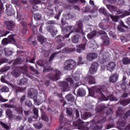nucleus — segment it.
I'll list each match as a JSON object with an SVG mask.
<instances>
[{"label": "nucleus", "mask_w": 130, "mask_h": 130, "mask_svg": "<svg viewBox=\"0 0 130 130\" xmlns=\"http://www.w3.org/2000/svg\"><path fill=\"white\" fill-rule=\"evenodd\" d=\"M83 20H79L77 21L75 26H66L64 28H61L62 32H69L68 34L66 35V37H70V35L73 33V32H76V33H80L83 36L86 35V34L83 31Z\"/></svg>", "instance_id": "obj_1"}, {"label": "nucleus", "mask_w": 130, "mask_h": 130, "mask_svg": "<svg viewBox=\"0 0 130 130\" xmlns=\"http://www.w3.org/2000/svg\"><path fill=\"white\" fill-rule=\"evenodd\" d=\"M26 100V95H24L21 96L20 100V104L17 105L9 104L8 103L4 104L3 105L4 107L5 108H13L18 114H23V103L24 101Z\"/></svg>", "instance_id": "obj_2"}, {"label": "nucleus", "mask_w": 130, "mask_h": 130, "mask_svg": "<svg viewBox=\"0 0 130 130\" xmlns=\"http://www.w3.org/2000/svg\"><path fill=\"white\" fill-rule=\"evenodd\" d=\"M105 89H106V87L105 86H101L98 87H95V90L96 93H99L100 95H101V98L104 100V101H117L118 100L117 98L114 97L113 95H110L107 96L104 95V92H105Z\"/></svg>", "instance_id": "obj_3"}, {"label": "nucleus", "mask_w": 130, "mask_h": 130, "mask_svg": "<svg viewBox=\"0 0 130 130\" xmlns=\"http://www.w3.org/2000/svg\"><path fill=\"white\" fill-rule=\"evenodd\" d=\"M66 81H61L59 83L60 88L63 92L70 91V86H72V85L74 84V80L71 78L66 79Z\"/></svg>", "instance_id": "obj_4"}, {"label": "nucleus", "mask_w": 130, "mask_h": 130, "mask_svg": "<svg viewBox=\"0 0 130 130\" xmlns=\"http://www.w3.org/2000/svg\"><path fill=\"white\" fill-rule=\"evenodd\" d=\"M77 66V62L74 60L69 59L67 60L63 64L64 70L66 71H72L76 68Z\"/></svg>", "instance_id": "obj_5"}, {"label": "nucleus", "mask_w": 130, "mask_h": 130, "mask_svg": "<svg viewBox=\"0 0 130 130\" xmlns=\"http://www.w3.org/2000/svg\"><path fill=\"white\" fill-rule=\"evenodd\" d=\"M55 74L50 73L48 74L46 77L51 81H57L60 79V76L61 75V72L58 69H55L53 70Z\"/></svg>", "instance_id": "obj_6"}, {"label": "nucleus", "mask_w": 130, "mask_h": 130, "mask_svg": "<svg viewBox=\"0 0 130 130\" xmlns=\"http://www.w3.org/2000/svg\"><path fill=\"white\" fill-rule=\"evenodd\" d=\"M106 121V117H104L102 119L99 120L97 121V124L94 126L92 130H100L103 128V125L102 123H104Z\"/></svg>", "instance_id": "obj_7"}, {"label": "nucleus", "mask_w": 130, "mask_h": 130, "mask_svg": "<svg viewBox=\"0 0 130 130\" xmlns=\"http://www.w3.org/2000/svg\"><path fill=\"white\" fill-rule=\"evenodd\" d=\"M98 68H99V63L97 62H93L89 68L88 74H90V75H94V74L97 73Z\"/></svg>", "instance_id": "obj_8"}, {"label": "nucleus", "mask_w": 130, "mask_h": 130, "mask_svg": "<svg viewBox=\"0 0 130 130\" xmlns=\"http://www.w3.org/2000/svg\"><path fill=\"white\" fill-rule=\"evenodd\" d=\"M4 25L6 26L7 29L10 31H12V30H14L15 26H16V23L12 20H6L4 21Z\"/></svg>", "instance_id": "obj_9"}, {"label": "nucleus", "mask_w": 130, "mask_h": 130, "mask_svg": "<svg viewBox=\"0 0 130 130\" xmlns=\"http://www.w3.org/2000/svg\"><path fill=\"white\" fill-rule=\"evenodd\" d=\"M47 30L53 36L57 34V29L54 25H49L47 26Z\"/></svg>", "instance_id": "obj_10"}, {"label": "nucleus", "mask_w": 130, "mask_h": 130, "mask_svg": "<svg viewBox=\"0 0 130 130\" xmlns=\"http://www.w3.org/2000/svg\"><path fill=\"white\" fill-rule=\"evenodd\" d=\"M85 81H87L89 85H93L96 83L95 78L92 76L87 75L85 78Z\"/></svg>", "instance_id": "obj_11"}, {"label": "nucleus", "mask_w": 130, "mask_h": 130, "mask_svg": "<svg viewBox=\"0 0 130 130\" xmlns=\"http://www.w3.org/2000/svg\"><path fill=\"white\" fill-rule=\"evenodd\" d=\"M117 124L119 125L118 128L119 130H125V125H126V122L123 120H119L117 122Z\"/></svg>", "instance_id": "obj_12"}, {"label": "nucleus", "mask_w": 130, "mask_h": 130, "mask_svg": "<svg viewBox=\"0 0 130 130\" xmlns=\"http://www.w3.org/2000/svg\"><path fill=\"white\" fill-rule=\"evenodd\" d=\"M36 94H38V92L37 91V90L35 89V88H30L28 89L27 92V96L28 98L32 99V98H33V96L34 95H36Z\"/></svg>", "instance_id": "obj_13"}, {"label": "nucleus", "mask_w": 130, "mask_h": 130, "mask_svg": "<svg viewBox=\"0 0 130 130\" xmlns=\"http://www.w3.org/2000/svg\"><path fill=\"white\" fill-rule=\"evenodd\" d=\"M118 77L117 73L113 74L109 77L110 83H116L118 81Z\"/></svg>", "instance_id": "obj_14"}, {"label": "nucleus", "mask_w": 130, "mask_h": 130, "mask_svg": "<svg viewBox=\"0 0 130 130\" xmlns=\"http://www.w3.org/2000/svg\"><path fill=\"white\" fill-rule=\"evenodd\" d=\"M93 116V114L90 112H85L83 113V114H81V117L82 119H88V118H90V117Z\"/></svg>", "instance_id": "obj_15"}, {"label": "nucleus", "mask_w": 130, "mask_h": 130, "mask_svg": "<svg viewBox=\"0 0 130 130\" xmlns=\"http://www.w3.org/2000/svg\"><path fill=\"white\" fill-rule=\"evenodd\" d=\"M115 67H116V64L113 61L110 62L107 66V69L108 71L110 72H113L114 71V69H115Z\"/></svg>", "instance_id": "obj_16"}, {"label": "nucleus", "mask_w": 130, "mask_h": 130, "mask_svg": "<svg viewBox=\"0 0 130 130\" xmlns=\"http://www.w3.org/2000/svg\"><path fill=\"white\" fill-rule=\"evenodd\" d=\"M76 50L75 48H71L70 47H65L62 50V53H71V52H74Z\"/></svg>", "instance_id": "obj_17"}, {"label": "nucleus", "mask_w": 130, "mask_h": 130, "mask_svg": "<svg viewBox=\"0 0 130 130\" xmlns=\"http://www.w3.org/2000/svg\"><path fill=\"white\" fill-rule=\"evenodd\" d=\"M20 70L22 71L24 76H26V77H28V78H31V76L28 74V67H27L26 65H24V66L21 67Z\"/></svg>", "instance_id": "obj_18"}, {"label": "nucleus", "mask_w": 130, "mask_h": 130, "mask_svg": "<svg viewBox=\"0 0 130 130\" xmlns=\"http://www.w3.org/2000/svg\"><path fill=\"white\" fill-rule=\"evenodd\" d=\"M97 54L95 53H91L87 55V59L89 61H92V60L97 58Z\"/></svg>", "instance_id": "obj_19"}, {"label": "nucleus", "mask_w": 130, "mask_h": 130, "mask_svg": "<svg viewBox=\"0 0 130 130\" xmlns=\"http://www.w3.org/2000/svg\"><path fill=\"white\" fill-rule=\"evenodd\" d=\"M12 5L10 4H7L6 5V13L8 16H13V13H12Z\"/></svg>", "instance_id": "obj_20"}, {"label": "nucleus", "mask_w": 130, "mask_h": 130, "mask_svg": "<svg viewBox=\"0 0 130 130\" xmlns=\"http://www.w3.org/2000/svg\"><path fill=\"white\" fill-rule=\"evenodd\" d=\"M77 94L79 97H83L86 95V90L83 88H80L77 91Z\"/></svg>", "instance_id": "obj_21"}, {"label": "nucleus", "mask_w": 130, "mask_h": 130, "mask_svg": "<svg viewBox=\"0 0 130 130\" xmlns=\"http://www.w3.org/2000/svg\"><path fill=\"white\" fill-rule=\"evenodd\" d=\"M86 49V46L85 45L80 44L77 46L76 51L78 53H82V52L84 51Z\"/></svg>", "instance_id": "obj_22"}, {"label": "nucleus", "mask_w": 130, "mask_h": 130, "mask_svg": "<svg viewBox=\"0 0 130 130\" xmlns=\"http://www.w3.org/2000/svg\"><path fill=\"white\" fill-rule=\"evenodd\" d=\"M11 75H12L13 77H15V78H18V77L21 76V72H20V70L18 69H14L11 72Z\"/></svg>", "instance_id": "obj_23"}, {"label": "nucleus", "mask_w": 130, "mask_h": 130, "mask_svg": "<svg viewBox=\"0 0 130 130\" xmlns=\"http://www.w3.org/2000/svg\"><path fill=\"white\" fill-rule=\"evenodd\" d=\"M65 99L68 102H74L75 101V97L72 94H68L65 96Z\"/></svg>", "instance_id": "obj_24"}, {"label": "nucleus", "mask_w": 130, "mask_h": 130, "mask_svg": "<svg viewBox=\"0 0 130 130\" xmlns=\"http://www.w3.org/2000/svg\"><path fill=\"white\" fill-rule=\"evenodd\" d=\"M10 85L13 89H16V92L17 93H19V92H25V91H26V89H27L26 87H19L18 89H16V86L13 84H11Z\"/></svg>", "instance_id": "obj_25"}, {"label": "nucleus", "mask_w": 130, "mask_h": 130, "mask_svg": "<svg viewBox=\"0 0 130 130\" xmlns=\"http://www.w3.org/2000/svg\"><path fill=\"white\" fill-rule=\"evenodd\" d=\"M9 64H12L11 68L14 69L16 67V66H18L20 63V61H18V60H11L8 62Z\"/></svg>", "instance_id": "obj_26"}, {"label": "nucleus", "mask_w": 130, "mask_h": 130, "mask_svg": "<svg viewBox=\"0 0 130 130\" xmlns=\"http://www.w3.org/2000/svg\"><path fill=\"white\" fill-rule=\"evenodd\" d=\"M129 103H130V98H128L127 99L118 102V104H120L123 106H126V105H128Z\"/></svg>", "instance_id": "obj_27"}, {"label": "nucleus", "mask_w": 130, "mask_h": 130, "mask_svg": "<svg viewBox=\"0 0 130 130\" xmlns=\"http://www.w3.org/2000/svg\"><path fill=\"white\" fill-rule=\"evenodd\" d=\"M66 36L67 35L65 36V37H63L60 35L57 36L55 38V39L56 40V43H60L61 42H62V40H64L66 38H67Z\"/></svg>", "instance_id": "obj_28"}, {"label": "nucleus", "mask_w": 130, "mask_h": 130, "mask_svg": "<svg viewBox=\"0 0 130 130\" xmlns=\"http://www.w3.org/2000/svg\"><path fill=\"white\" fill-rule=\"evenodd\" d=\"M15 36L16 35H11L8 36L7 39L9 43H16V39H15Z\"/></svg>", "instance_id": "obj_29"}, {"label": "nucleus", "mask_w": 130, "mask_h": 130, "mask_svg": "<svg viewBox=\"0 0 130 130\" xmlns=\"http://www.w3.org/2000/svg\"><path fill=\"white\" fill-rule=\"evenodd\" d=\"M60 52H61V51H59L58 52H55L54 53H52V54L49 57V62L52 61V60H53V58L55 57V55H57V54H59Z\"/></svg>", "instance_id": "obj_30"}, {"label": "nucleus", "mask_w": 130, "mask_h": 130, "mask_svg": "<svg viewBox=\"0 0 130 130\" xmlns=\"http://www.w3.org/2000/svg\"><path fill=\"white\" fill-rule=\"evenodd\" d=\"M96 35H97V31L93 30L87 35V38H88V39H92L94 38Z\"/></svg>", "instance_id": "obj_31"}, {"label": "nucleus", "mask_w": 130, "mask_h": 130, "mask_svg": "<svg viewBox=\"0 0 130 130\" xmlns=\"http://www.w3.org/2000/svg\"><path fill=\"white\" fill-rule=\"evenodd\" d=\"M80 36L79 35H76L72 37V41L73 43H78L79 42V39L80 38Z\"/></svg>", "instance_id": "obj_32"}, {"label": "nucleus", "mask_w": 130, "mask_h": 130, "mask_svg": "<svg viewBox=\"0 0 130 130\" xmlns=\"http://www.w3.org/2000/svg\"><path fill=\"white\" fill-rule=\"evenodd\" d=\"M122 62L123 64H124L125 66L130 64V58L127 57H124L122 58Z\"/></svg>", "instance_id": "obj_33"}, {"label": "nucleus", "mask_w": 130, "mask_h": 130, "mask_svg": "<svg viewBox=\"0 0 130 130\" xmlns=\"http://www.w3.org/2000/svg\"><path fill=\"white\" fill-rule=\"evenodd\" d=\"M0 124H1V126H2V127H3V128H4V129H6V130L11 129V127L10 126H9V125L6 124V123H4L3 121H0Z\"/></svg>", "instance_id": "obj_34"}, {"label": "nucleus", "mask_w": 130, "mask_h": 130, "mask_svg": "<svg viewBox=\"0 0 130 130\" xmlns=\"http://www.w3.org/2000/svg\"><path fill=\"white\" fill-rule=\"evenodd\" d=\"M83 123H84V122H83V121L80 119H79L73 122V124L75 125V126H81Z\"/></svg>", "instance_id": "obj_35"}, {"label": "nucleus", "mask_w": 130, "mask_h": 130, "mask_svg": "<svg viewBox=\"0 0 130 130\" xmlns=\"http://www.w3.org/2000/svg\"><path fill=\"white\" fill-rule=\"evenodd\" d=\"M99 12L101 14H103L106 17H108L109 15H108V12L106 11V9L105 8H100Z\"/></svg>", "instance_id": "obj_36"}, {"label": "nucleus", "mask_w": 130, "mask_h": 130, "mask_svg": "<svg viewBox=\"0 0 130 130\" xmlns=\"http://www.w3.org/2000/svg\"><path fill=\"white\" fill-rule=\"evenodd\" d=\"M6 114L9 118H13V111L10 109H8L6 111Z\"/></svg>", "instance_id": "obj_37"}, {"label": "nucleus", "mask_w": 130, "mask_h": 130, "mask_svg": "<svg viewBox=\"0 0 130 130\" xmlns=\"http://www.w3.org/2000/svg\"><path fill=\"white\" fill-rule=\"evenodd\" d=\"M33 111H34V118H35L36 119H37V118H38V112H39V111L38 110V109H37V108H35L33 109Z\"/></svg>", "instance_id": "obj_38"}, {"label": "nucleus", "mask_w": 130, "mask_h": 130, "mask_svg": "<svg viewBox=\"0 0 130 130\" xmlns=\"http://www.w3.org/2000/svg\"><path fill=\"white\" fill-rule=\"evenodd\" d=\"M28 82V79H26L25 77L21 78L19 81L20 85H26Z\"/></svg>", "instance_id": "obj_39"}, {"label": "nucleus", "mask_w": 130, "mask_h": 130, "mask_svg": "<svg viewBox=\"0 0 130 130\" xmlns=\"http://www.w3.org/2000/svg\"><path fill=\"white\" fill-rule=\"evenodd\" d=\"M10 69H11V67L10 66L4 67L0 70V73L2 74H3V73H6V72H8Z\"/></svg>", "instance_id": "obj_40"}, {"label": "nucleus", "mask_w": 130, "mask_h": 130, "mask_svg": "<svg viewBox=\"0 0 130 130\" xmlns=\"http://www.w3.org/2000/svg\"><path fill=\"white\" fill-rule=\"evenodd\" d=\"M38 41L40 42L41 44H43L45 42V39L42 36H38Z\"/></svg>", "instance_id": "obj_41"}, {"label": "nucleus", "mask_w": 130, "mask_h": 130, "mask_svg": "<svg viewBox=\"0 0 130 130\" xmlns=\"http://www.w3.org/2000/svg\"><path fill=\"white\" fill-rule=\"evenodd\" d=\"M5 54L6 56H10V55H12V54H13V51L8 49H6L5 50Z\"/></svg>", "instance_id": "obj_42"}, {"label": "nucleus", "mask_w": 130, "mask_h": 130, "mask_svg": "<svg viewBox=\"0 0 130 130\" xmlns=\"http://www.w3.org/2000/svg\"><path fill=\"white\" fill-rule=\"evenodd\" d=\"M58 44L57 45V46L55 48V49H57V50H59V49H60V48H62L63 46H66V44L64 43H60Z\"/></svg>", "instance_id": "obj_43"}, {"label": "nucleus", "mask_w": 130, "mask_h": 130, "mask_svg": "<svg viewBox=\"0 0 130 130\" xmlns=\"http://www.w3.org/2000/svg\"><path fill=\"white\" fill-rule=\"evenodd\" d=\"M34 18L36 21H39L41 19V15L39 13H36L34 15Z\"/></svg>", "instance_id": "obj_44"}, {"label": "nucleus", "mask_w": 130, "mask_h": 130, "mask_svg": "<svg viewBox=\"0 0 130 130\" xmlns=\"http://www.w3.org/2000/svg\"><path fill=\"white\" fill-rule=\"evenodd\" d=\"M130 116V110L127 111L123 115V118L124 120H126Z\"/></svg>", "instance_id": "obj_45"}, {"label": "nucleus", "mask_w": 130, "mask_h": 130, "mask_svg": "<svg viewBox=\"0 0 130 130\" xmlns=\"http://www.w3.org/2000/svg\"><path fill=\"white\" fill-rule=\"evenodd\" d=\"M35 127L36 128H37L38 129H40L42 126H43V125H42V123L38 122L36 124H34Z\"/></svg>", "instance_id": "obj_46"}, {"label": "nucleus", "mask_w": 130, "mask_h": 130, "mask_svg": "<svg viewBox=\"0 0 130 130\" xmlns=\"http://www.w3.org/2000/svg\"><path fill=\"white\" fill-rule=\"evenodd\" d=\"M116 113L118 116H121V115H122V114L123 113V111H122V108H118L116 112Z\"/></svg>", "instance_id": "obj_47"}, {"label": "nucleus", "mask_w": 130, "mask_h": 130, "mask_svg": "<svg viewBox=\"0 0 130 130\" xmlns=\"http://www.w3.org/2000/svg\"><path fill=\"white\" fill-rule=\"evenodd\" d=\"M105 108V106H101L100 107H98L96 108L95 111H96V112H101V111H103V110H104Z\"/></svg>", "instance_id": "obj_48"}, {"label": "nucleus", "mask_w": 130, "mask_h": 130, "mask_svg": "<svg viewBox=\"0 0 130 130\" xmlns=\"http://www.w3.org/2000/svg\"><path fill=\"white\" fill-rule=\"evenodd\" d=\"M66 17L68 19H73L76 17V15L73 13H68L67 14Z\"/></svg>", "instance_id": "obj_49"}, {"label": "nucleus", "mask_w": 130, "mask_h": 130, "mask_svg": "<svg viewBox=\"0 0 130 130\" xmlns=\"http://www.w3.org/2000/svg\"><path fill=\"white\" fill-rule=\"evenodd\" d=\"M66 113L69 115V116H70V117L73 116V110H72V109L67 108Z\"/></svg>", "instance_id": "obj_50"}, {"label": "nucleus", "mask_w": 130, "mask_h": 130, "mask_svg": "<svg viewBox=\"0 0 130 130\" xmlns=\"http://www.w3.org/2000/svg\"><path fill=\"white\" fill-rule=\"evenodd\" d=\"M42 119L43 120H45V121H48L49 118L47 116H46V114L45 113H43L42 114Z\"/></svg>", "instance_id": "obj_51"}, {"label": "nucleus", "mask_w": 130, "mask_h": 130, "mask_svg": "<svg viewBox=\"0 0 130 130\" xmlns=\"http://www.w3.org/2000/svg\"><path fill=\"white\" fill-rule=\"evenodd\" d=\"M2 44H3V45H7V44H9V43H10V42H9L8 38H6L3 39V40L2 41Z\"/></svg>", "instance_id": "obj_52"}, {"label": "nucleus", "mask_w": 130, "mask_h": 130, "mask_svg": "<svg viewBox=\"0 0 130 130\" xmlns=\"http://www.w3.org/2000/svg\"><path fill=\"white\" fill-rule=\"evenodd\" d=\"M88 91H89V96H91V97H94L95 96L94 89H88Z\"/></svg>", "instance_id": "obj_53"}, {"label": "nucleus", "mask_w": 130, "mask_h": 130, "mask_svg": "<svg viewBox=\"0 0 130 130\" xmlns=\"http://www.w3.org/2000/svg\"><path fill=\"white\" fill-rule=\"evenodd\" d=\"M110 43V40H109V38H108L104 40L103 44V45H109Z\"/></svg>", "instance_id": "obj_54"}, {"label": "nucleus", "mask_w": 130, "mask_h": 130, "mask_svg": "<svg viewBox=\"0 0 130 130\" xmlns=\"http://www.w3.org/2000/svg\"><path fill=\"white\" fill-rule=\"evenodd\" d=\"M32 5H41V1L40 0H31Z\"/></svg>", "instance_id": "obj_55"}, {"label": "nucleus", "mask_w": 130, "mask_h": 130, "mask_svg": "<svg viewBox=\"0 0 130 130\" xmlns=\"http://www.w3.org/2000/svg\"><path fill=\"white\" fill-rule=\"evenodd\" d=\"M73 80H74V81H76V82H78V81L80 80L79 74H73Z\"/></svg>", "instance_id": "obj_56"}, {"label": "nucleus", "mask_w": 130, "mask_h": 130, "mask_svg": "<svg viewBox=\"0 0 130 130\" xmlns=\"http://www.w3.org/2000/svg\"><path fill=\"white\" fill-rule=\"evenodd\" d=\"M29 69L31 71V72H33L36 74V75H37L38 74V71L37 70L35 69L33 67L30 66L29 67Z\"/></svg>", "instance_id": "obj_57"}, {"label": "nucleus", "mask_w": 130, "mask_h": 130, "mask_svg": "<svg viewBox=\"0 0 130 130\" xmlns=\"http://www.w3.org/2000/svg\"><path fill=\"white\" fill-rule=\"evenodd\" d=\"M25 104L26 106H27L28 107H32V102L30 100H27Z\"/></svg>", "instance_id": "obj_58"}, {"label": "nucleus", "mask_w": 130, "mask_h": 130, "mask_svg": "<svg viewBox=\"0 0 130 130\" xmlns=\"http://www.w3.org/2000/svg\"><path fill=\"white\" fill-rule=\"evenodd\" d=\"M59 122L60 124L63 123V121L64 120V118L63 117V114H61L59 117Z\"/></svg>", "instance_id": "obj_59"}, {"label": "nucleus", "mask_w": 130, "mask_h": 130, "mask_svg": "<svg viewBox=\"0 0 130 130\" xmlns=\"http://www.w3.org/2000/svg\"><path fill=\"white\" fill-rule=\"evenodd\" d=\"M1 91H2V92H8L9 91V87H8L7 86H3L1 88Z\"/></svg>", "instance_id": "obj_60"}, {"label": "nucleus", "mask_w": 130, "mask_h": 130, "mask_svg": "<svg viewBox=\"0 0 130 130\" xmlns=\"http://www.w3.org/2000/svg\"><path fill=\"white\" fill-rule=\"evenodd\" d=\"M110 17L112 21H114V22H117V21H118V18L116 16H113L112 15H110Z\"/></svg>", "instance_id": "obj_61"}, {"label": "nucleus", "mask_w": 130, "mask_h": 130, "mask_svg": "<svg viewBox=\"0 0 130 130\" xmlns=\"http://www.w3.org/2000/svg\"><path fill=\"white\" fill-rule=\"evenodd\" d=\"M82 43L81 44L83 45H85V46H86V44H87V39H86V37L85 36L83 37L82 38Z\"/></svg>", "instance_id": "obj_62"}, {"label": "nucleus", "mask_w": 130, "mask_h": 130, "mask_svg": "<svg viewBox=\"0 0 130 130\" xmlns=\"http://www.w3.org/2000/svg\"><path fill=\"white\" fill-rule=\"evenodd\" d=\"M47 24L48 25H55L56 22L54 20H49L47 21Z\"/></svg>", "instance_id": "obj_63"}, {"label": "nucleus", "mask_w": 130, "mask_h": 130, "mask_svg": "<svg viewBox=\"0 0 130 130\" xmlns=\"http://www.w3.org/2000/svg\"><path fill=\"white\" fill-rule=\"evenodd\" d=\"M106 7L108 9V10H109V11H111L112 10H114V6L110 5H107Z\"/></svg>", "instance_id": "obj_64"}]
</instances>
